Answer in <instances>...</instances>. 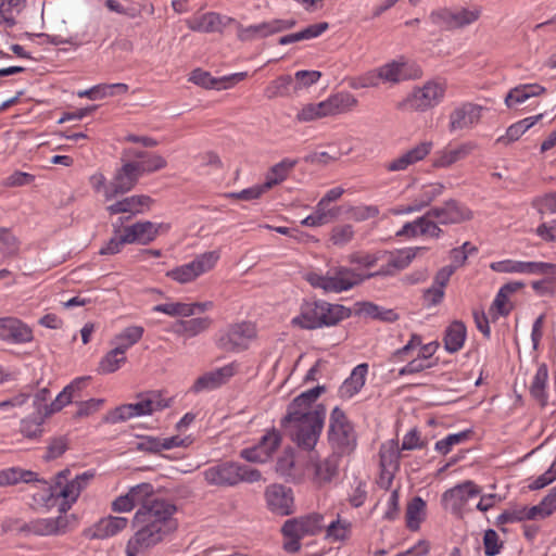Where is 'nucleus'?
Here are the masks:
<instances>
[{
  "label": "nucleus",
  "mask_w": 556,
  "mask_h": 556,
  "mask_svg": "<svg viewBox=\"0 0 556 556\" xmlns=\"http://www.w3.org/2000/svg\"><path fill=\"white\" fill-rule=\"evenodd\" d=\"M176 510L173 503L163 498L149 501L139 507L132 519L137 531L127 542L126 555L138 556L142 549L159 544L173 533L178 526L173 517Z\"/></svg>",
  "instance_id": "1"
},
{
  "label": "nucleus",
  "mask_w": 556,
  "mask_h": 556,
  "mask_svg": "<svg viewBox=\"0 0 556 556\" xmlns=\"http://www.w3.org/2000/svg\"><path fill=\"white\" fill-rule=\"evenodd\" d=\"M325 392L324 386H317L298 395L289 405L281 426L291 430L294 442L302 450L312 452L321 433L326 408L312 403Z\"/></svg>",
  "instance_id": "2"
},
{
  "label": "nucleus",
  "mask_w": 556,
  "mask_h": 556,
  "mask_svg": "<svg viewBox=\"0 0 556 556\" xmlns=\"http://www.w3.org/2000/svg\"><path fill=\"white\" fill-rule=\"evenodd\" d=\"M166 166L167 161L154 152H151L143 162L127 159L123 165L116 168L110 186L106 188L105 199L112 200L131 191L142 176L159 172Z\"/></svg>",
  "instance_id": "3"
},
{
  "label": "nucleus",
  "mask_w": 556,
  "mask_h": 556,
  "mask_svg": "<svg viewBox=\"0 0 556 556\" xmlns=\"http://www.w3.org/2000/svg\"><path fill=\"white\" fill-rule=\"evenodd\" d=\"M351 314V308L341 304H331L321 300L304 302L300 314L291 323L302 329L313 330L334 326L349 318Z\"/></svg>",
  "instance_id": "4"
},
{
  "label": "nucleus",
  "mask_w": 556,
  "mask_h": 556,
  "mask_svg": "<svg viewBox=\"0 0 556 556\" xmlns=\"http://www.w3.org/2000/svg\"><path fill=\"white\" fill-rule=\"evenodd\" d=\"M207 484L218 488L236 486L242 482L254 483L262 479L258 469L238 462L216 463L203 471Z\"/></svg>",
  "instance_id": "5"
},
{
  "label": "nucleus",
  "mask_w": 556,
  "mask_h": 556,
  "mask_svg": "<svg viewBox=\"0 0 556 556\" xmlns=\"http://www.w3.org/2000/svg\"><path fill=\"white\" fill-rule=\"evenodd\" d=\"M306 280L312 287L320 288L325 292L340 293L358 286L365 280V277L352 268L337 266L328 269L325 275L309 273Z\"/></svg>",
  "instance_id": "6"
},
{
  "label": "nucleus",
  "mask_w": 556,
  "mask_h": 556,
  "mask_svg": "<svg viewBox=\"0 0 556 556\" xmlns=\"http://www.w3.org/2000/svg\"><path fill=\"white\" fill-rule=\"evenodd\" d=\"M357 104L356 98L349 92H339L319 103H308L296 114L301 123L313 122L326 116L345 113Z\"/></svg>",
  "instance_id": "7"
},
{
  "label": "nucleus",
  "mask_w": 556,
  "mask_h": 556,
  "mask_svg": "<svg viewBox=\"0 0 556 556\" xmlns=\"http://www.w3.org/2000/svg\"><path fill=\"white\" fill-rule=\"evenodd\" d=\"M328 440L339 456L350 454L356 446V434L344 412L334 407L330 415Z\"/></svg>",
  "instance_id": "8"
},
{
  "label": "nucleus",
  "mask_w": 556,
  "mask_h": 556,
  "mask_svg": "<svg viewBox=\"0 0 556 556\" xmlns=\"http://www.w3.org/2000/svg\"><path fill=\"white\" fill-rule=\"evenodd\" d=\"M421 75V68L414 62L392 61L380 66L375 74H370L366 78V83L362 84V87H375L379 80L397 84L404 80L417 79Z\"/></svg>",
  "instance_id": "9"
},
{
  "label": "nucleus",
  "mask_w": 556,
  "mask_h": 556,
  "mask_svg": "<svg viewBox=\"0 0 556 556\" xmlns=\"http://www.w3.org/2000/svg\"><path fill=\"white\" fill-rule=\"evenodd\" d=\"M482 9L473 5L470 9L457 8L448 9L443 8L433 11L430 14L431 22L444 30H454L464 28L478 21L481 16Z\"/></svg>",
  "instance_id": "10"
},
{
  "label": "nucleus",
  "mask_w": 556,
  "mask_h": 556,
  "mask_svg": "<svg viewBox=\"0 0 556 556\" xmlns=\"http://www.w3.org/2000/svg\"><path fill=\"white\" fill-rule=\"evenodd\" d=\"M445 85L438 80H429L413 92L400 104L402 109L425 112L438 105L444 98Z\"/></svg>",
  "instance_id": "11"
},
{
  "label": "nucleus",
  "mask_w": 556,
  "mask_h": 556,
  "mask_svg": "<svg viewBox=\"0 0 556 556\" xmlns=\"http://www.w3.org/2000/svg\"><path fill=\"white\" fill-rule=\"evenodd\" d=\"M219 260L218 251H210L198 255L192 262L177 266L166 273V276L178 283H189L199 276L211 270Z\"/></svg>",
  "instance_id": "12"
},
{
  "label": "nucleus",
  "mask_w": 556,
  "mask_h": 556,
  "mask_svg": "<svg viewBox=\"0 0 556 556\" xmlns=\"http://www.w3.org/2000/svg\"><path fill=\"white\" fill-rule=\"evenodd\" d=\"M165 405L155 393H149L142 396L137 403L124 404L116 407L108 416V421L112 424L126 421L132 417L151 415L162 409Z\"/></svg>",
  "instance_id": "13"
},
{
  "label": "nucleus",
  "mask_w": 556,
  "mask_h": 556,
  "mask_svg": "<svg viewBox=\"0 0 556 556\" xmlns=\"http://www.w3.org/2000/svg\"><path fill=\"white\" fill-rule=\"evenodd\" d=\"M93 477L94 473L92 471H85L81 475H77L70 482L62 484L61 488L49 486L51 498H62V502L59 504L60 514L66 515Z\"/></svg>",
  "instance_id": "14"
},
{
  "label": "nucleus",
  "mask_w": 556,
  "mask_h": 556,
  "mask_svg": "<svg viewBox=\"0 0 556 556\" xmlns=\"http://www.w3.org/2000/svg\"><path fill=\"white\" fill-rule=\"evenodd\" d=\"M256 337V329L252 323L231 325L218 339V346L227 352H239L248 349L250 342Z\"/></svg>",
  "instance_id": "15"
},
{
  "label": "nucleus",
  "mask_w": 556,
  "mask_h": 556,
  "mask_svg": "<svg viewBox=\"0 0 556 556\" xmlns=\"http://www.w3.org/2000/svg\"><path fill=\"white\" fill-rule=\"evenodd\" d=\"M340 458L341 456H339L338 453H331L324 459H317L311 454L306 469L317 486L332 482L339 475Z\"/></svg>",
  "instance_id": "16"
},
{
  "label": "nucleus",
  "mask_w": 556,
  "mask_h": 556,
  "mask_svg": "<svg viewBox=\"0 0 556 556\" xmlns=\"http://www.w3.org/2000/svg\"><path fill=\"white\" fill-rule=\"evenodd\" d=\"M70 517L60 514L56 518H39L29 522H24L18 528V533L25 535H60L66 532Z\"/></svg>",
  "instance_id": "17"
},
{
  "label": "nucleus",
  "mask_w": 556,
  "mask_h": 556,
  "mask_svg": "<svg viewBox=\"0 0 556 556\" xmlns=\"http://www.w3.org/2000/svg\"><path fill=\"white\" fill-rule=\"evenodd\" d=\"M280 443V433L273 429L266 432L256 445L241 450L240 457L250 463H265L271 457Z\"/></svg>",
  "instance_id": "18"
},
{
  "label": "nucleus",
  "mask_w": 556,
  "mask_h": 556,
  "mask_svg": "<svg viewBox=\"0 0 556 556\" xmlns=\"http://www.w3.org/2000/svg\"><path fill=\"white\" fill-rule=\"evenodd\" d=\"M484 108L482 105L464 102L450 113V131L471 129L479 124Z\"/></svg>",
  "instance_id": "19"
},
{
  "label": "nucleus",
  "mask_w": 556,
  "mask_h": 556,
  "mask_svg": "<svg viewBox=\"0 0 556 556\" xmlns=\"http://www.w3.org/2000/svg\"><path fill=\"white\" fill-rule=\"evenodd\" d=\"M426 213L438 226L459 224L471 218V212L452 199L443 205L431 207Z\"/></svg>",
  "instance_id": "20"
},
{
  "label": "nucleus",
  "mask_w": 556,
  "mask_h": 556,
  "mask_svg": "<svg viewBox=\"0 0 556 556\" xmlns=\"http://www.w3.org/2000/svg\"><path fill=\"white\" fill-rule=\"evenodd\" d=\"M268 508L280 516L294 513V497L290 488L282 484H271L265 491Z\"/></svg>",
  "instance_id": "21"
},
{
  "label": "nucleus",
  "mask_w": 556,
  "mask_h": 556,
  "mask_svg": "<svg viewBox=\"0 0 556 556\" xmlns=\"http://www.w3.org/2000/svg\"><path fill=\"white\" fill-rule=\"evenodd\" d=\"M31 329L14 317L0 318V340L22 344L33 340Z\"/></svg>",
  "instance_id": "22"
},
{
  "label": "nucleus",
  "mask_w": 556,
  "mask_h": 556,
  "mask_svg": "<svg viewBox=\"0 0 556 556\" xmlns=\"http://www.w3.org/2000/svg\"><path fill=\"white\" fill-rule=\"evenodd\" d=\"M480 493L481 489L473 481L467 480L445 491L442 495V501L450 503L454 514H459L468 500Z\"/></svg>",
  "instance_id": "23"
},
{
  "label": "nucleus",
  "mask_w": 556,
  "mask_h": 556,
  "mask_svg": "<svg viewBox=\"0 0 556 556\" xmlns=\"http://www.w3.org/2000/svg\"><path fill=\"white\" fill-rule=\"evenodd\" d=\"M236 372L235 364H228L224 367L205 372L193 383L191 390L195 393L213 390L226 383Z\"/></svg>",
  "instance_id": "24"
},
{
  "label": "nucleus",
  "mask_w": 556,
  "mask_h": 556,
  "mask_svg": "<svg viewBox=\"0 0 556 556\" xmlns=\"http://www.w3.org/2000/svg\"><path fill=\"white\" fill-rule=\"evenodd\" d=\"M443 230L435 224L433 219L428 218L427 213L403 225L396 232V236L414 238L417 236H427L430 238H439Z\"/></svg>",
  "instance_id": "25"
},
{
  "label": "nucleus",
  "mask_w": 556,
  "mask_h": 556,
  "mask_svg": "<svg viewBox=\"0 0 556 556\" xmlns=\"http://www.w3.org/2000/svg\"><path fill=\"white\" fill-rule=\"evenodd\" d=\"M431 148V142H421L414 147L413 149L403 153L397 159H394L393 161L389 162L386 165V168L389 172L405 170L408 166L424 160L430 153Z\"/></svg>",
  "instance_id": "26"
},
{
  "label": "nucleus",
  "mask_w": 556,
  "mask_h": 556,
  "mask_svg": "<svg viewBox=\"0 0 556 556\" xmlns=\"http://www.w3.org/2000/svg\"><path fill=\"white\" fill-rule=\"evenodd\" d=\"M161 225H155L152 222H138L131 226L124 228L126 232V241L128 243L148 244L152 242L157 233Z\"/></svg>",
  "instance_id": "27"
},
{
  "label": "nucleus",
  "mask_w": 556,
  "mask_h": 556,
  "mask_svg": "<svg viewBox=\"0 0 556 556\" xmlns=\"http://www.w3.org/2000/svg\"><path fill=\"white\" fill-rule=\"evenodd\" d=\"M128 520L125 517L109 516L99 520L90 535L91 539L104 540L113 536L127 527Z\"/></svg>",
  "instance_id": "28"
},
{
  "label": "nucleus",
  "mask_w": 556,
  "mask_h": 556,
  "mask_svg": "<svg viewBox=\"0 0 556 556\" xmlns=\"http://www.w3.org/2000/svg\"><path fill=\"white\" fill-rule=\"evenodd\" d=\"M368 372L367 364L357 365L351 372L350 377L344 380L339 389L342 399H351L361 391L366 381Z\"/></svg>",
  "instance_id": "29"
},
{
  "label": "nucleus",
  "mask_w": 556,
  "mask_h": 556,
  "mask_svg": "<svg viewBox=\"0 0 556 556\" xmlns=\"http://www.w3.org/2000/svg\"><path fill=\"white\" fill-rule=\"evenodd\" d=\"M152 199L149 195H131L124 198L106 207L111 215L121 213H130L131 215L141 213L142 206H150Z\"/></svg>",
  "instance_id": "30"
},
{
  "label": "nucleus",
  "mask_w": 556,
  "mask_h": 556,
  "mask_svg": "<svg viewBox=\"0 0 556 556\" xmlns=\"http://www.w3.org/2000/svg\"><path fill=\"white\" fill-rule=\"evenodd\" d=\"M355 314L386 323H393L399 319L397 313L393 309L381 307L371 302H357L355 304Z\"/></svg>",
  "instance_id": "31"
},
{
  "label": "nucleus",
  "mask_w": 556,
  "mask_h": 556,
  "mask_svg": "<svg viewBox=\"0 0 556 556\" xmlns=\"http://www.w3.org/2000/svg\"><path fill=\"white\" fill-rule=\"evenodd\" d=\"M128 91L126 84H100L91 87L90 89L80 90L77 92L79 98H89L90 100H99L114 94H124Z\"/></svg>",
  "instance_id": "32"
},
{
  "label": "nucleus",
  "mask_w": 556,
  "mask_h": 556,
  "mask_svg": "<svg viewBox=\"0 0 556 556\" xmlns=\"http://www.w3.org/2000/svg\"><path fill=\"white\" fill-rule=\"evenodd\" d=\"M466 326L463 321H453L445 330L444 346L450 353L458 352L466 339Z\"/></svg>",
  "instance_id": "33"
},
{
  "label": "nucleus",
  "mask_w": 556,
  "mask_h": 556,
  "mask_svg": "<svg viewBox=\"0 0 556 556\" xmlns=\"http://www.w3.org/2000/svg\"><path fill=\"white\" fill-rule=\"evenodd\" d=\"M296 164L298 160L283 159L279 163L271 166L265 178V188L269 190L286 180Z\"/></svg>",
  "instance_id": "34"
},
{
  "label": "nucleus",
  "mask_w": 556,
  "mask_h": 556,
  "mask_svg": "<svg viewBox=\"0 0 556 556\" xmlns=\"http://www.w3.org/2000/svg\"><path fill=\"white\" fill-rule=\"evenodd\" d=\"M212 319L210 317H197L191 319H180L175 324L174 331L177 334H187L188 337H195L206 331L211 325Z\"/></svg>",
  "instance_id": "35"
},
{
  "label": "nucleus",
  "mask_w": 556,
  "mask_h": 556,
  "mask_svg": "<svg viewBox=\"0 0 556 556\" xmlns=\"http://www.w3.org/2000/svg\"><path fill=\"white\" fill-rule=\"evenodd\" d=\"M231 21V18L224 17L218 13L208 12L200 16L195 24L191 25V29L203 33L222 31L227 23Z\"/></svg>",
  "instance_id": "36"
},
{
  "label": "nucleus",
  "mask_w": 556,
  "mask_h": 556,
  "mask_svg": "<svg viewBox=\"0 0 556 556\" xmlns=\"http://www.w3.org/2000/svg\"><path fill=\"white\" fill-rule=\"evenodd\" d=\"M473 149V146L469 142L463 143L456 149L444 150L438 153L433 160L434 167H448L457 161L466 157Z\"/></svg>",
  "instance_id": "37"
},
{
  "label": "nucleus",
  "mask_w": 556,
  "mask_h": 556,
  "mask_svg": "<svg viewBox=\"0 0 556 556\" xmlns=\"http://www.w3.org/2000/svg\"><path fill=\"white\" fill-rule=\"evenodd\" d=\"M380 468L399 470L400 468V448L395 440H389L383 443L379 452Z\"/></svg>",
  "instance_id": "38"
},
{
  "label": "nucleus",
  "mask_w": 556,
  "mask_h": 556,
  "mask_svg": "<svg viewBox=\"0 0 556 556\" xmlns=\"http://www.w3.org/2000/svg\"><path fill=\"white\" fill-rule=\"evenodd\" d=\"M36 473L17 467L0 470V488L14 485L18 482L29 483L36 481Z\"/></svg>",
  "instance_id": "39"
},
{
  "label": "nucleus",
  "mask_w": 556,
  "mask_h": 556,
  "mask_svg": "<svg viewBox=\"0 0 556 556\" xmlns=\"http://www.w3.org/2000/svg\"><path fill=\"white\" fill-rule=\"evenodd\" d=\"M542 116L543 114L530 116L510 125L507 128L506 135L500 137L497 142L507 144L511 141L518 140L529 128L535 125Z\"/></svg>",
  "instance_id": "40"
},
{
  "label": "nucleus",
  "mask_w": 556,
  "mask_h": 556,
  "mask_svg": "<svg viewBox=\"0 0 556 556\" xmlns=\"http://www.w3.org/2000/svg\"><path fill=\"white\" fill-rule=\"evenodd\" d=\"M548 379V370L545 364L539 366L532 382L530 384L531 395L540 402L542 406L547 404V395L545 392L546 383Z\"/></svg>",
  "instance_id": "41"
},
{
  "label": "nucleus",
  "mask_w": 556,
  "mask_h": 556,
  "mask_svg": "<svg viewBox=\"0 0 556 556\" xmlns=\"http://www.w3.org/2000/svg\"><path fill=\"white\" fill-rule=\"evenodd\" d=\"M144 329L141 326H129L125 328L121 333L115 336L113 340L114 346L117 351L126 353V351L141 340Z\"/></svg>",
  "instance_id": "42"
},
{
  "label": "nucleus",
  "mask_w": 556,
  "mask_h": 556,
  "mask_svg": "<svg viewBox=\"0 0 556 556\" xmlns=\"http://www.w3.org/2000/svg\"><path fill=\"white\" fill-rule=\"evenodd\" d=\"M425 509L426 502L419 496L413 497L406 508V526L408 529L413 531L419 529V525L425 516Z\"/></svg>",
  "instance_id": "43"
},
{
  "label": "nucleus",
  "mask_w": 556,
  "mask_h": 556,
  "mask_svg": "<svg viewBox=\"0 0 556 556\" xmlns=\"http://www.w3.org/2000/svg\"><path fill=\"white\" fill-rule=\"evenodd\" d=\"M47 416L38 415L27 417L21 420L20 432L27 439H37L42 432V424Z\"/></svg>",
  "instance_id": "44"
},
{
  "label": "nucleus",
  "mask_w": 556,
  "mask_h": 556,
  "mask_svg": "<svg viewBox=\"0 0 556 556\" xmlns=\"http://www.w3.org/2000/svg\"><path fill=\"white\" fill-rule=\"evenodd\" d=\"M444 190V186L440 182H432L421 187L420 192L414 199L417 205H420L422 211L429 206L437 198H439Z\"/></svg>",
  "instance_id": "45"
},
{
  "label": "nucleus",
  "mask_w": 556,
  "mask_h": 556,
  "mask_svg": "<svg viewBox=\"0 0 556 556\" xmlns=\"http://www.w3.org/2000/svg\"><path fill=\"white\" fill-rule=\"evenodd\" d=\"M20 240L10 228H0V253L4 257L15 256L20 250Z\"/></svg>",
  "instance_id": "46"
},
{
  "label": "nucleus",
  "mask_w": 556,
  "mask_h": 556,
  "mask_svg": "<svg viewBox=\"0 0 556 556\" xmlns=\"http://www.w3.org/2000/svg\"><path fill=\"white\" fill-rule=\"evenodd\" d=\"M337 216V212L333 210H328L325 205H321L320 202L317 203L315 212L308 215L306 218L302 220V225L307 227H317L327 224L332 218Z\"/></svg>",
  "instance_id": "47"
},
{
  "label": "nucleus",
  "mask_w": 556,
  "mask_h": 556,
  "mask_svg": "<svg viewBox=\"0 0 556 556\" xmlns=\"http://www.w3.org/2000/svg\"><path fill=\"white\" fill-rule=\"evenodd\" d=\"M153 492L154 489L151 483H140L132 486L127 494L135 506L139 505L140 507H143L147 502L157 500V497L153 496Z\"/></svg>",
  "instance_id": "48"
},
{
  "label": "nucleus",
  "mask_w": 556,
  "mask_h": 556,
  "mask_svg": "<svg viewBox=\"0 0 556 556\" xmlns=\"http://www.w3.org/2000/svg\"><path fill=\"white\" fill-rule=\"evenodd\" d=\"M126 362L125 353L117 351L114 346L100 362L99 370L102 374H110L116 371L122 364Z\"/></svg>",
  "instance_id": "49"
},
{
  "label": "nucleus",
  "mask_w": 556,
  "mask_h": 556,
  "mask_svg": "<svg viewBox=\"0 0 556 556\" xmlns=\"http://www.w3.org/2000/svg\"><path fill=\"white\" fill-rule=\"evenodd\" d=\"M227 77L217 79L211 76L208 72L197 68L191 73L190 80L206 89H222V84L227 80Z\"/></svg>",
  "instance_id": "50"
},
{
  "label": "nucleus",
  "mask_w": 556,
  "mask_h": 556,
  "mask_svg": "<svg viewBox=\"0 0 556 556\" xmlns=\"http://www.w3.org/2000/svg\"><path fill=\"white\" fill-rule=\"evenodd\" d=\"M154 312L163 313L169 316L189 317L193 315V311L189 303L172 302L157 304L153 307Z\"/></svg>",
  "instance_id": "51"
},
{
  "label": "nucleus",
  "mask_w": 556,
  "mask_h": 556,
  "mask_svg": "<svg viewBox=\"0 0 556 556\" xmlns=\"http://www.w3.org/2000/svg\"><path fill=\"white\" fill-rule=\"evenodd\" d=\"M421 250L422 248L406 249L399 251L395 254H391L389 258L391 267H393L396 273L405 269Z\"/></svg>",
  "instance_id": "52"
},
{
  "label": "nucleus",
  "mask_w": 556,
  "mask_h": 556,
  "mask_svg": "<svg viewBox=\"0 0 556 556\" xmlns=\"http://www.w3.org/2000/svg\"><path fill=\"white\" fill-rule=\"evenodd\" d=\"M292 84L293 78L290 75H282L269 84L265 90V96L268 99L286 96Z\"/></svg>",
  "instance_id": "53"
},
{
  "label": "nucleus",
  "mask_w": 556,
  "mask_h": 556,
  "mask_svg": "<svg viewBox=\"0 0 556 556\" xmlns=\"http://www.w3.org/2000/svg\"><path fill=\"white\" fill-rule=\"evenodd\" d=\"M302 533L306 535H315L324 529V517L319 514H309L299 518Z\"/></svg>",
  "instance_id": "54"
},
{
  "label": "nucleus",
  "mask_w": 556,
  "mask_h": 556,
  "mask_svg": "<svg viewBox=\"0 0 556 556\" xmlns=\"http://www.w3.org/2000/svg\"><path fill=\"white\" fill-rule=\"evenodd\" d=\"M521 274L556 276V264L545 262H522Z\"/></svg>",
  "instance_id": "55"
},
{
  "label": "nucleus",
  "mask_w": 556,
  "mask_h": 556,
  "mask_svg": "<svg viewBox=\"0 0 556 556\" xmlns=\"http://www.w3.org/2000/svg\"><path fill=\"white\" fill-rule=\"evenodd\" d=\"M470 431H462L453 433L435 443V450L445 455L447 454L453 445L459 444L469 438Z\"/></svg>",
  "instance_id": "56"
},
{
  "label": "nucleus",
  "mask_w": 556,
  "mask_h": 556,
  "mask_svg": "<svg viewBox=\"0 0 556 556\" xmlns=\"http://www.w3.org/2000/svg\"><path fill=\"white\" fill-rule=\"evenodd\" d=\"M68 448V439L65 435H60L51 439L47 447L45 458L47 460L55 459L62 456Z\"/></svg>",
  "instance_id": "57"
},
{
  "label": "nucleus",
  "mask_w": 556,
  "mask_h": 556,
  "mask_svg": "<svg viewBox=\"0 0 556 556\" xmlns=\"http://www.w3.org/2000/svg\"><path fill=\"white\" fill-rule=\"evenodd\" d=\"M354 237L352 225H339L332 229L330 240L334 245L343 247L348 244Z\"/></svg>",
  "instance_id": "58"
},
{
  "label": "nucleus",
  "mask_w": 556,
  "mask_h": 556,
  "mask_svg": "<svg viewBox=\"0 0 556 556\" xmlns=\"http://www.w3.org/2000/svg\"><path fill=\"white\" fill-rule=\"evenodd\" d=\"M484 553L486 556H495L501 552L503 543L498 540V534L493 529H488L483 535Z\"/></svg>",
  "instance_id": "59"
},
{
  "label": "nucleus",
  "mask_w": 556,
  "mask_h": 556,
  "mask_svg": "<svg viewBox=\"0 0 556 556\" xmlns=\"http://www.w3.org/2000/svg\"><path fill=\"white\" fill-rule=\"evenodd\" d=\"M350 532V523L346 521H341L340 519L330 522L327 526L326 533L328 539H332L334 541L344 540Z\"/></svg>",
  "instance_id": "60"
},
{
  "label": "nucleus",
  "mask_w": 556,
  "mask_h": 556,
  "mask_svg": "<svg viewBox=\"0 0 556 556\" xmlns=\"http://www.w3.org/2000/svg\"><path fill=\"white\" fill-rule=\"evenodd\" d=\"M321 77V73L318 71H298L294 75V89H301L312 86L317 83Z\"/></svg>",
  "instance_id": "61"
},
{
  "label": "nucleus",
  "mask_w": 556,
  "mask_h": 556,
  "mask_svg": "<svg viewBox=\"0 0 556 556\" xmlns=\"http://www.w3.org/2000/svg\"><path fill=\"white\" fill-rule=\"evenodd\" d=\"M74 397L70 394V392L64 388L61 393L55 397V400L50 405L43 406L45 416H50L59 410H61L65 405L70 404Z\"/></svg>",
  "instance_id": "62"
},
{
  "label": "nucleus",
  "mask_w": 556,
  "mask_h": 556,
  "mask_svg": "<svg viewBox=\"0 0 556 556\" xmlns=\"http://www.w3.org/2000/svg\"><path fill=\"white\" fill-rule=\"evenodd\" d=\"M533 204L541 214L556 213V191L535 199Z\"/></svg>",
  "instance_id": "63"
},
{
  "label": "nucleus",
  "mask_w": 556,
  "mask_h": 556,
  "mask_svg": "<svg viewBox=\"0 0 556 556\" xmlns=\"http://www.w3.org/2000/svg\"><path fill=\"white\" fill-rule=\"evenodd\" d=\"M556 480V460L553 462L551 467L541 476H539L532 483L529 484L530 490H540L551 484Z\"/></svg>",
  "instance_id": "64"
}]
</instances>
